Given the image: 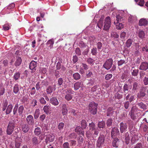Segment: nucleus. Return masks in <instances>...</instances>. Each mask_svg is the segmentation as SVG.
<instances>
[{"instance_id":"c756f323","label":"nucleus","mask_w":148,"mask_h":148,"mask_svg":"<svg viewBox=\"0 0 148 148\" xmlns=\"http://www.w3.org/2000/svg\"><path fill=\"white\" fill-rule=\"evenodd\" d=\"M22 60L20 57H18L17 58L15 62V65L16 66H20Z\"/></svg>"},{"instance_id":"bf43d9fd","label":"nucleus","mask_w":148,"mask_h":148,"mask_svg":"<svg viewBox=\"0 0 148 148\" xmlns=\"http://www.w3.org/2000/svg\"><path fill=\"white\" fill-rule=\"evenodd\" d=\"M18 108V103H16L13 109V114L14 115H15L17 113V111Z\"/></svg>"},{"instance_id":"473e14b6","label":"nucleus","mask_w":148,"mask_h":148,"mask_svg":"<svg viewBox=\"0 0 148 148\" xmlns=\"http://www.w3.org/2000/svg\"><path fill=\"white\" fill-rule=\"evenodd\" d=\"M55 89L53 88V86H49L47 88L46 91L47 94H51Z\"/></svg>"},{"instance_id":"3c124183","label":"nucleus","mask_w":148,"mask_h":148,"mask_svg":"<svg viewBox=\"0 0 148 148\" xmlns=\"http://www.w3.org/2000/svg\"><path fill=\"white\" fill-rule=\"evenodd\" d=\"M143 81L145 85H147L148 84V75H146L143 79Z\"/></svg>"},{"instance_id":"7ed1b4c3","label":"nucleus","mask_w":148,"mask_h":148,"mask_svg":"<svg viewBox=\"0 0 148 148\" xmlns=\"http://www.w3.org/2000/svg\"><path fill=\"white\" fill-rule=\"evenodd\" d=\"M127 13V11L126 10H119L116 16V20L118 22L123 21L125 19L124 17Z\"/></svg>"},{"instance_id":"5701e85b","label":"nucleus","mask_w":148,"mask_h":148,"mask_svg":"<svg viewBox=\"0 0 148 148\" xmlns=\"http://www.w3.org/2000/svg\"><path fill=\"white\" fill-rule=\"evenodd\" d=\"M29 129V125L27 124H25L23 125L22 131L24 133H26L28 132Z\"/></svg>"},{"instance_id":"9b49d317","label":"nucleus","mask_w":148,"mask_h":148,"mask_svg":"<svg viewBox=\"0 0 148 148\" xmlns=\"http://www.w3.org/2000/svg\"><path fill=\"white\" fill-rule=\"evenodd\" d=\"M83 83L81 81H79L75 82L74 85V87L75 90H77L80 87H83Z\"/></svg>"},{"instance_id":"052dcab7","label":"nucleus","mask_w":148,"mask_h":148,"mask_svg":"<svg viewBox=\"0 0 148 148\" xmlns=\"http://www.w3.org/2000/svg\"><path fill=\"white\" fill-rule=\"evenodd\" d=\"M86 137L88 138H89L91 137L92 135V132H90V130L87 131L86 132Z\"/></svg>"},{"instance_id":"4c0bfd02","label":"nucleus","mask_w":148,"mask_h":148,"mask_svg":"<svg viewBox=\"0 0 148 148\" xmlns=\"http://www.w3.org/2000/svg\"><path fill=\"white\" fill-rule=\"evenodd\" d=\"M54 137L53 136L49 135L46 139V142H47V140H48L50 142H52L54 140Z\"/></svg>"},{"instance_id":"864d4df0","label":"nucleus","mask_w":148,"mask_h":148,"mask_svg":"<svg viewBox=\"0 0 148 148\" xmlns=\"http://www.w3.org/2000/svg\"><path fill=\"white\" fill-rule=\"evenodd\" d=\"M81 125L82 127L83 128H85L87 126L86 122V120H82V121Z\"/></svg>"},{"instance_id":"a18cd8bd","label":"nucleus","mask_w":148,"mask_h":148,"mask_svg":"<svg viewBox=\"0 0 148 148\" xmlns=\"http://www.w3.org/2000/svg\"><path fill=\"white\" fill-rule=\"evenodd\" d=\"M111 36L114 39H117L119 37V36L116 32H111Z\"/></svg>"},{"instance_id":"5fc2aeb1","label":"nucleus","mask_w":148,"mask_h":148,"mask_svg":"<svg viewBox=\"0 0 148 148\" xmlns=\"http://www.w3.org/2000/svg\"><path fill=\"white\" fill-rule=\"evenodd\" d=\"M95 125L94 123L92 122L89 124V127L90 130H93L95 129Z\"/></svg>"},{"instance_id":"a19ab883","label":"nucleus","mask_w":148,"mask_h":148,"mask_svg":"<svg viewBox=\"0 0 148 148\" xmlns=\"http://www.w3.org/2000/svg\"><path fill=\"white\" fill-rule=\"evenodd\" d=\"M133 42V40L132 39H129L126 42V46L128 47H130L132 45Z\"/></svg>"},{"instance_id":"79ce46f5","label":"nucleus","mask_w":148,"mask_h":148,"mask_svg":"<svg viewBox=\"0 0 148 148\" xmlns=\"http://www.w3.org/2000/svg\"><path fill=\"white\" fill-rule=\"evenodd\" d=\"M24 109V107L23 105H21L19 107L18 109V112L19 115L22 114Z\"/></svg>"},{"instance_id":"72a5a7b5","label":"nucleus","mask_w":148,"mask_h":148,"mask_svg":"<svg viewBox=\"0 0 148 148\" xmlns=\"http://www.w3.org/2000/svg\"><path fill=\"white\" fill-rule=\"evenodd\" d=\"M47 45L48 48H51L53 47V45L54 44V42L52 40H49L47 43Z\"/></svg>"},{"instance_id":"0eeeda50","label":"nucleus","mask_w":148,"mask_h":148,"mask_svg":"<svg viewBox=\"0 0 148 148\" xmlns=\"http://www.w3.org/2000/svg\"><path fill=\"white\" fill-rule=\"evenodd\" d=\"M111 26V21L110 17L108 16L105 19L103 30H108L109 29Z\"/></svg>"},{"instance_id":"f03ea898","label":"nucleus","mask_w":148,"mask_h":148,"mask_svg":"<svg viewBox=\"0 0 148 148\" xmlns=\"http://www.w3.org/2000/svg\"><path fill=\"white\" fill-rule=\"evenodd\" d=\"M98 104L94 101L90 102L88 105V110L91 114L95 115L97 112Z\"/></svg>"},{"instance_id":"c9c22d12","label":"nucleus","mask_w":148,"mask_h":148,"mask_svg":"<svg viewBox=\"0 0 148 148\" xmlns=\"http://www.w3.org/2000/svg\"><path fill=\"white\" fill-rule=\"evenodd\" d=\"M34 133L35 135L38 136L41 133V129L39 127H37L35 128L34 131Z\"/></svg>"},{"instance_id":"0e129e2a","label":"nucleus","mask_w":148,"mask_h":148,"mask_svg":"<svg viewBox=\"0 0 148 148\" xmlns=\"http://www.w3.org/2000/svg\"><path fill=\"white\" fill-rule=\"evenodd\" d=\"M145 95V92L141 90L139 94H138L137 95L138 97H143Z\"/></svg>"},{"instance_id":"680f3d73","label":"nucleus","mask_w":148,"mask_h":148,"mask_svg":"<svg viewBox=\"0 0 148 148\" xmlns=\"http://www.w3.org/2000/svg\"><path fill=\"white\" fill-rule=\"evenodd\" d=\"M10 27V24H5L3 26V28L5 30H8Z\"/></svg>"},{"instance_id":"e2e57ef3","label":"nucleus","mask_w":148,"mask_h":148,"mask_svg":"<svg viewBox=\"0 0 148 148\" xmlns=\"http://www.w3.org/2000/svg\"><path fill=\"white\" fill-rule=\"evenodd\" d=\"M84 139L82 136H79L78 138V143L81 144L83 143Z\"/></svg>"},{"instance_id":"ea45409f","label":"nucleus","mask_w":148,"mask_h":148,"mask_svg":"<svg viewBox=\"0 0 148 148\" xmlns=\"http://www.w3.org/2000/svg\"><path fill=\"white\" fill-rule=\"evenodd\" d=\"M135 1L138 5L141 6H143L145 3L144 0H135Z\"/></svg>"},{"instance_id":"aec40b11","label":"nucleus","mask_w":148,"mask_h":148,"mask_svg":"<svg viewBox=\"0 0 148 148\" xmlns=\"http://www.w3.org/2000/svg\"><path fill=\"white\" fill-rule=\"evenodd\" d=\"M120 144L119 140L116 138H114L112 143L113 146L115 147H117Z\"/></svg>"},{"instance_id":"7c9ffc66","label":"nucleus","mask_w":148,"mask_h":148,"mask_svg":"<svg viewBox=\"0 0 148 148\" xmlns=\"http://www.w3.org/2000/svg\"><path fill=\"white\" fill-rule=\"evenodd\" d=\"M134 96L133 95H131L130 94H129L125 98L126 100H129L130 102H131L133 101L134 100Z\"/></svg>"},{"instance_id":"6ab92c4d","label":"nucleus","mask_w":148,"mask_h":148,"mask_svg":"<svg viewBox=\"0 0 148 148\" xmlns=\"http://www.w3.org/2000/svg\"><path fill=\"white\" fill-rule=\"evenodd\" d=\"M114 112L113 109L111 108H109L107 111V116H110L113 115Z\"/></svg>"},{"instance_id":"423d86ee","label":"nucleus","mask_w":148,"mask_h":148,"mask_svg":"<svg viewBox=\"0 0 148 148\" xmlns=\"http://www.w3.org/2000/svg\"><path fill=\"white\" fill-rule=\"evenodd\" d=\"M113 60L112 58L107 59L103 66V67L107 70H109L113 64Z\"/></svg>"},{"instance_id":"37998d69","label":"nucleus","mask_w":148,"mask_h":148,"mask_svg":"<svg viewBox=\"0 0 148 148\" xmlns=\"http://www.w3.org/2000/svg\"><path fill=\"white\" fill-rule=\"evenodd\" d=\"M73 95L71 94L66 93L65 97V99L67 101L70 100L73 98Z\"/></svg>"},{"instance_id":"dca6fc26","label":"nucleus","mask_w":148,"mask_h":148,"mask_svg":"<svg viewBox=\"0 0 148 148\" xmlns=\"http://www.w3.org/2000/svg\"><path fill=\"white\" fill-rule=\"evenodd\" d=\"M32 140L33 145H37L40 143V141L38 140V137L36 136L33 137Z\"/></svg>"},{"instance_id":"774afa93","label":"nucleus","mask_w":148,"mask_h":148,"mask_svg":"<svg viewBox=\"0 0 148 148\" xmlns=\"http://www.w3.org/2000/svg\"><path fill=\"white\" fill-rule=\"evenodd\" d=\"M134 148H143L142 144L141 143H137L134 147Z\"/></svg>"},{"instance_id":"de8ad7c7","label":"nucleus","mask_w":148,"mask_h":148,"mask_svg":"<svg viewBox=\"0 0 148 148\" xmlns=\"http://www.w3.org/2000/svg\"><path fill=\"white\" fill-rule=\"evenodd\" d=\"M73 78L75 80H78L80 78V74L77 73H75L73 75Z\"/></svg>"},{"instance_id":"58836bf2","label":"nucleus","mask_w":148,"mask_h":148,"mask_svg":"<svg viewBox=\"0 0 148 148\" xmlns=\"http://www.w3.org/2000/svg\"><path fill=\"white\" fill-rule=\"evenodd\" d=\"M134 68V67H132V70H133V71L132 72V75L134 76H136L138 75L139 71L138 69H135Z\"/></svg>"},{"instance_id":"2eb2a0df","label":"nucleus","mask_w":148,"mask_h":148,"mask_svg":"<svg viewBox=\"0 0 148 148\" xmlns=\"http://www.w3.org/2000/svg\"><path fill=\"white\" fill-rule=\"evenodd\" d=\"M120 130L121 133L125 132L127 128V125L126 123L121 122L120 124Z\"/></svg>"},{"instance_id":"bb28decb","label":"nucleus","mask_w":148,"mask_h":148,"mask_svg":"<svg viewBox=\"0 0 148 148\" xmlns=\"http://www.w3.org/2000/svg\"><path fill=\"white\" fill-rule=\"evenodd\" d=\"M50 107L49 106H45L43 108L44 112L47 114H50Z\"/></svg>"},{"instance_id":"20e7f679","label":"nucleus","mask_w":148,"mask_h":148,"mask_svg":"<svg viewBox=\"0 0 148 148\" xmlns=\"http://www.w3.org/2000/svg\"><path fill=\"white\" fill-rule=\"evenodd\" d=\"M15 127V123L14 122H10L7 128V134L8 135H11Z\"/></svg>"},{"instance_id":"c03bdc74","label":"nucleus","mask_w":148,"mask_h":148,"mask_svg":"<svg viewBox=\"0 0 148 148\" xmlns=\"http://www.w3.org/2000/svg\"><path fill=\"white\" fill-rule=\"evenodd\" d=\"M125 139L126 144H128L130 141V136L128 132L126 133L125 134Z\"/></svg>"},{"instance_id":"4468645a","label":"nucleus","mask_w":148,"mask_h":148,"mask_svg":"<svg viewBox=\"0 0 148 148\" xmlns=\"http://www.w3.org/2000/svg\"><path fill=\"white\" fill-rule=\"evenodd\" d=\"M148 24L147 19L145 18H142L139 21L138 25L140 26H145Z\"/></svg>"},{"instance_id":"b1692460","label":"nucleus","mask_w":148,"mask_h":148,"mask_svg":"<svg viewBox=\"0 0 148 148\" xmlns=\"http://www.w3.org/2000/svg\"><path fill=\"white\" fill-rule=\"evenodd\" d=\"M105 122L103 121H99L98 124V127L101 130L105 127Z\"/></svg>"},{"instance_id":"393cba45","label":"nucleus","mask_w":148,"mask_h":148,"mask_svg":"<svg viewBox=\"0 0 148 148\" xmlns=\"http://www.w3.org/2000/svg\"><path fill=\"white\" fill-rule=\"evenodd\" d=\"M62 112L64 115H66L67 113V110L66 108V105L65 104H63L62 109Z\"/></svg>"},{"instance_id":"6e6d98bb","label":"nucleus","mask_w":148,"mask_h":148,"mask_svg":"<svg viewBox=\"0 0 148 148\" xmlns=\"http://www.w3.org/2000/svg\"><path fill=\"white\" fill-rule=\"evenodd\" d=\"M20 74L19 72L16 73L14 75V78L15 80H17L20 77Z\"/></svg>"},{"instance_id":"8fccbe9b","label":"nucleus","mask_w":148,"mask_h":148,"mask_svg":"<svg viewBox=\"0 0 148 148\" xmlns=\"http://www.w3.org/2000/svg\"><path fill=\"white\" fill-rule=\"evenodd\" d=\"M137 105L139 107L143 109H145L146 108V106L142 102H140L138 103Z\"/></svg>"},{"instance_id":"a211bd4d","label":"nucleus","mask_w":148,"mask_h":148,"mask_svg":"<svg viewBox=\"0 0 148 148\" xmlns=\"http://www.w3.org/2000/svg\"><path fill=\"white\" fill-rule=\"evenodd\" d=\"M75 131L79 134H81L83 136L84 135V132L82 130L80 126H77L75 129Z\"/></svg>"},{"instance_id":"f257e3e1","label":"nucleus","mask_w":148,"mask_h":148,"mask_svg":"<svg viewBox=\"0 0 148 148\" xmlns=\"http://www.w3.org/2000/svg\"><path fill=\"white\" fill-rule=\"evenodd\" d=\"M138 110L135 106H133L131 108L130 112L129 113L131 118L134 120L137 119L140 116V113L138 112Z\"/></svg>"},{"instance_id":"f3484780","label":"nucleus","mask_w":148,"mask_h":148,"mask_svg":"<svg viewBox=\"0 0 148 148\" xmlns=\"http://www.w3.org/2000/svg\"><path fill=\"white\" fill-rule=\"evenodd\" d=\"M50 102L52 105L56 106L59 104L58 101L57 99L55 97H52L50 99Z\"/></svg>"},{"instance_id":"09e8293b","label":"nucleus","mask_w":148,"mask_h":148,"mask_svg":"<svg viewBox=\"0 0 148 148\" xmlns=\"http://www.w3.org/2000/svg\"><path fill=\"white\" fill-rule=\"evenodd\" d=\"M19 91L18 85L16 84L14 85L13 87V92L15 94H17Z\"/></svg>"},{"instance_id":"cd10ccee","label":"nucleus","mask_w":148,"mask_h":148,"mask_svg":"<svg viewBox=\"0 0 148 148\" xmlns=\"http://www.w3.org/2000/svg\"><path fill=\"white\" fill-rule=\"evenodd\" d=\"M15 6V4L14 3H12L9 4L7 8V12L9 13L10 12V10L13 9Z\"/></svg>"},{"instance_id":"f8f14e48","label":"nucleus","mask_w":148,"mask_h":148,"mask_svg":"<svg viewBox=\"0 0 148 148\" xmlns=\"http://www.w3.org/2000/svg\"><path fill=\"white\" fill-rule=\"evenodd\" d=\"M137 18L135 15H130L128 19L129 22L131 23H134L137 21Z\"/></svg>"},{"instance_id":"4be33fe9","label":"nucleus","mask_w":148,"mask_h":148,"mask_svg":"<svg viewBox=\"0 0 148 148\" xmlns=\"http://www.w3.org/2000/svg\"><path fill=\"white\" fill-rule=\"evenodd\" d=\"M117 22L116 21H114V23L116 26V28L118 29H121L123 27V25L122 23H119L120 21L118 22L116 20Z\"/></svg>"},{"instance_id":"6e6552de","label":"nucleus","mask_w":148,"mask_h":148,"mask_svg":"<svg viewBox=\"0 0 148 148\" xmlns=\"http://www.w3.org/2000/svg\"><path fill=\"white\" fill-rule=\"evenodd\" d=\"M103 26V20L102 19H100L99 21L96 24V28L94 27V29L97 32H99L100 31V29Z\"/></svg>"},{"instance_id":"9d476101","label":"nucleus","mask_w":148,"mask_h":148,"mask_svg":"<svg viewBox=\"0 0 148 148\" xmlns=\"http://www.w3.org/2000/svg\"><path fill=\"white\" fill-rule=\"evenodd\" d=\"M119 131L118 129L116 127H114L112 128L111 132V137L112 138L119 134Z\"/></svg>"},{"instance_id":"338daca9","label":"nucleus","mask_w":148,"mask_h":148,"mask_svg":"<svg viewBox=\"0 0 148 148\" xmlns=\"http://www.w3.org/2000/svg\"><path fill=\"white\" fill-rule=\"evenodd\" d=\"M40 102L42 104H45L46 103V101L45 100L44 98L43 97H41L40 99Z\"/></svg>"},{"instance_id":"39448f33","label":"nucleus","mask_w":148,"mask_h":148,"mask_svg":"<svg viewBox=\"0 0 148 148\" xmlns=\"http://www.w3.org/2000/svg\"><path fill=\"white\" fill-rule=\"evenodd\" d=\"M105 137L103 135H100L97 141L96 146L97 147L101 148L104 143Z\"/></svg>"},{"instance_id":"ddd939ff","label":"nucleus","mask_w":148,"mask_h":148,"mask_svg":"<svg viewBox=\"0 0 148 148\" xmlns=\"http://www.w3.org/2000/svg\"><path fill=\"white\" fill-rule=\"evenodd\" d=\"M148 69V63L145 62H142L139 67L140 70H146Z\"/></svg>"},{"instance_id":"2f4dec72","label":"nucleus","mask_w":148,"mask_h":148,"mask_svg":"<svg viewBox=\"0 0 148 148\" xmlns=\"http://www.w3.org/2000/svg\"><path fill=\"white\" fill-rule=\"evenodd\" d=\"M18 141H16L15 143V147L16 148H20L21 143L22 142V139L21 138L18 139Z\"/></svg>"},{"instance_id":"13d9d810","label":"nucleus","mask_w":148,"mask_h":148,"mask_svg":"<svg viewBox=\"0 0 148 148\" xmlns=\"http://www.w3.org/2000/svg\"><path fill=\"white\" fill-rule=\"evenodd\" d=\"M42 85L43 86L44 88L46 87L48 85V82L46 80H43L42 82Z\"/></svg>"},{"instance_id":"1a4fd4ad","label":"nucleus","mask_w":148,"mask_h":148,"mask_svg":"<svg viewBox=\"0 0 148 148\" xmlns=\"http://www.w3.org/2000/svg\"><path fill=\"white\" fill-rule=\"evenodd\" d=\"M26 121L28 125H32L34 123V118L31 115H29L27 117Z\"/></svg>"},{"instance_id":"603ef678","label":"nucleus","mask_w":148,"mask_h":148,"mask_svg":"<svg viewBox=\"0 0 148 148\" xmlns=\"http://www.w3.org/2000/svg\"><path fill=\"white\" fill-rule=\"evenodd\" d=\"M112 120L111 118L109 119L106 121V124L107 126L110 127L112 125Z\"/></svg>"},{"instance_id":"49530a36","label":"nucleus","mask_w":148,"mask_h":148,"mask_svg":"<svg viewBox=\"0 0 148 148\" xmlns=\"http://www.w3.org/2000/svg\"><path fill=\"white\" fill-rule=\"evenodd\" d=\"M64 126V124L63 123L61 122L58 125V130H59L60 132H62Z\"/></svg>"},{"instance_id":"4d7b16f0","label":"nucleus","mask_w":148,"mask_h":148,"mask_svg":"<svg viewBox=\"0 0 148 148\" xmlns=\"http://www.w3.org/2000/svg\"><path fill=\"white\" fill-rule=\"evenodd\" d=\"M128 89V85L127 84H125L123 86V90L125 93H127Z\"/></svg>"},{"instance_id":"c85d7f7f","label":"nucleus","mask_w":148,"mask_h":148,"mask_svg":"<svg viewBox=\"0 0 148 148\" xmlns=\"http://www.w3.org/2000/svg\"><path fill=\"white\" fill-rule=\"evenodd\" d=\"M138 34L139 37L141 39L143 38L145 35L144 31L141 30L139 31L138 33Z\"/></svg>"},{"instance_id":"412c9836","label":"nucleus","mask_w":148,"mask_h":148,"mask_svg":"<svg viewBox=\"0 0 148 148\" xmlns=\"http://www.w3.org/2000/svg\"><path fill=\"white\" fill-rule=\"evenodd\" d=\"M13 106V105L11 103L8 105L6 110L5 113L6 114H8L10 113L12 111Z\"/></svg>"},{"instance_id":"f704fd0d","label":"nucleus","mask_w":148,"mask_h":148,"mask_svg":"<svg viewBox=\"0 0 148 148\" xmlns=\"http://www.w3.org/2000/svg\"><path fill=\"white\" fill-rule=\"evenodd\" d=\"M40 110L39 109H36L35 111L34 116L35 119H37L39 116L40 114Z\"/></svg>"},{"instance_id":"e433bc0d","label":"nucleus","mask_w":148,"mask_h":148,"mask_svg":"<svg viewBox=\"0 0 148 148\" xmlns=\"http://www.w3.org/2000/svg\"><path fill=\"white\" fill-rule=\"evenodd\" d=\"M96 39V37L95 36H92L89 37V41L90 42V45H92Z\"/></svg>"},{"instance_id":"69168bd1","label":"nucleus","mask_w":148,"mask_h":148,"mask_svg":"<svg viewBox=\"0 0 148 148\" xmlns=\"http://www.w3.org/2000/svg\"><path fill=\"white\" fill-rule=\"evenodd\" d=\"M112 75L111 74H108L105 77V79L106 80L110 79L112 77Z\"/></svg>"},{"instance_id":"a878e982","label":"nucleus","mask_w":148,"mask_h":148,"mask_svg":"<svg viewBox=\"0 0 148 148\" xmlns=\"http://www.w3.org/2000/svg\"><path fill=\"white\" fill-rule=\"evenodd\" d=\"M36 62L34 61H32L29 64V67L30 69L31 70H33L34 69L35 70V69L36 66Z\"/></svg>"}]
</instances>
